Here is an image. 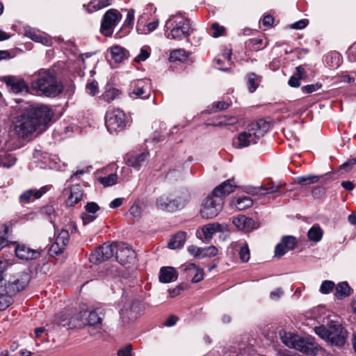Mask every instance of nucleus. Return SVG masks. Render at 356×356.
<instances>
[{
    "label": "nucleus",
    "mask_w": 356,
    "mask_h": 356,
    "mask_svg": "<svg viewBox=\"0 0 356 356\" xmlns=\"http://www.w3.org/2000/svg\"><path fill=\"white\" fill-rule=\"evenodd\" d=\"M31 85L37 94L49 97L58 96L63 90L62 83L50 70L42 69L33 74Z\"/></svg>",
    "instance_id": "1"
},
{
    "label": "nucleus",
    "mask_w": 356,
    "mask_h": 356,
    "mask_svg": "<svg viewBox=\"0 0 356 356\" xmlns=\"http://www.w3.org/2000/svg\"><path fill=\"white\" fill-rule=\"evenodd\" d=\"M30 280L29 274L0 279V311L8 308L13 302V297L24 290Z\"/></svg>",
    "instance_id": "2"
},
{
    "label": "nucleus",
    "mask_w": 356,
    "mask_h": 356,
    "mask_svg": "<svg viewBox=\"0 0 356 356\" xmlns=\"http://www.w3.org/2000/svg\"><path fill=\"white\" fill-rule=\"evenodd\" d=\"M270 124L262 119L252 122L241 133L237 138L236 147H246L252 144H256L264 134L270 129Z\"/></svg>",
    "instance_id": "3"
},
{
    "label": "nucleus",
    "mask_w": 356,
    "mask_h": 356,
    "mask_svg": "<svg viewBox=\"0 0 356 356\" xmlns=\"http://www.w3.org/2000/svg\"><path fill=\"white\" fill-rule=\"evenodd\" d=\"M165 28L170 30L167 38L176 40L188 39L193 31L191 21L180 15H171L165 22Z\"/></svg>",
    "instance_id": "4"
},
{
    "label": "nucleus",
    "mask_w": 356,
    "mask_h": 356,
    "mask_svg": "<svg viewBox=\"0 0 356 356\" xmlns=\"http://www.w3.org/2000/svg\"><path fill=\"white\" fill-rule=\"evenodd\" d=\"M314 331L317 335L332 346H341L346 342V330L341 325L333 321L330 322L328 327H316Z\"/></svg>",
    "instance_id": "5"
},
{
    "label": "nucleus",
    "mask_w": 356,
    "mask_h": 356,
    "mask_svg": "<svg viewBox=\"0 0 356 356\" xmlns=\"http://www.w3.org/2000/svg\"><path fill=\"white\" fill-rule=\"evenodd\" d=\"M127 118L120 108L108 109L105 114V125L110 133L123 131L127 125Z\"/></svg>",
    "instance_id": "6"
},
{
    "label": "nucleus",
    "mask_w": 356,
    "mask_h": 356,
    "mask_svg": "<svg viewBox=\"0 0 356 356\" xmlns=\"http://www.w3.org/2000/svg\"><path fill=\"white\" fill-rule=\"evenodd\" d=\"M223 200L212 193L203 202L200 215L203 218L211 219L217 216L223 207Z\"/></svg>",
    "instance_id": "7"
},
{
    "label": "nucleus",
    "mask_w": 356,
    "mask_h": 356,
    "mask_svg": "<svg viewBox=\"0 0 356 356\" xmlns=\"http://www.w3.org/2000/svg\"><path fill=\"white\" fill-rule=\"evenodd\" d=\"M38 127V121L34 120L26 111L17 118L15 131L20 137H26L35 131Z\"/></svg>",
    "instance_id": "8"
},
{
    "label": "nucleus",
    "mask_w": 356,
    "mask_h": 356,
    "mask_svg": "<svg viewBox=\"0 0 356 356\" xmlns=\"http://www.w3.org/2000/svg\"><path fill=\"white\" fill-rule=\"evenodd\" d=\"M26 111L34 120L38 121V127L47 124L53 116L52 111L42 104H31L26 108Z\"/></svg>",
    "instance_id": "9"
},
{
    "label": "nucleus",
    "mask_w": 356,
    "mask_h": 356,
    "mask_svg": "<svg viewBox=\"0 0 356 356\" xmlns=\"http://www.w3.org/2000/svg\"><path fill=\"white\" fill-rule=\"evenodd\" d=\"M122 19V15L115 9H110L104 15L102 24L101 33L105 36H111L113 29Z\"/></svg>",
    "instance_id": "10"
},
{
    "label": "nucleus",
    "mask_w": 356,
    "mask_h": 356,
    "mask_svg": "<svg viewBox=\"0 0 356 356\" xmlns=\"http://www.w3.org/2000/svg\"><path fill=\"white\" fill-rule=\"evenodd\" d=\"M116 251L115 244L104 243L91 253L90 261L94 264L101 263L111 258Z\"/></svg>",
    "instance_id": "11"
},
{
    "label": "nucleus",
    "mask_w": 356,
    "mask_h": 356,
    "mask_svg": "<svg viewBox=\"0 0 356 356\" xmlns=\"http://www.w3.org/2000/svg\"><path fill=\"white\" fill-rule=\"evenodd\" d=\"M294 346V349L310 355H317L320 348L313 338L302 337L299 335Z\"/></svg>",
    "instance_id": "12"
},
{
    "label": "nucleus",
    "mask_w": 356,
    "mask_h": 356,
    "mask_svg": "<svg viewBox=\"0 0 356 356\" xmlns=\"http://www.w3.org/2000/svg\"><path fill=\"white\" fill-rule=\"evenodd\" d=\"M115 254L118 261L127 268L136 263V253L128 246L122 245L116 248Z\"/></svg>",
    "instance_id": "13"
},
{
    "label": "nucleus",
    "mask_w": 356,
    "mask_h": 356,
    "mask_svg": "<svg viewBox=\"0 0 356 356\" xmlns=\"http://www.w3.org/2000/svg\"><path fill=\"white\" fill-rule=\"evenodd\" d=\"M69 238L68 231L63 229L57 236L55 243L51 246L50 254L51 255L61 254L68 244Z\"/></svg>",
    "instance_id": "14"
},
{
    "label": "nucleus",
    "mask_w": 356,
    "mask_h": 356,
    "mask_svg": "<svg viewBox=\"0 0 356 356\" xmlns=\"http://www.w3.org/2000/svg\"><path fill=\"white\" fill-rule=\"evenodd\" d=\"M296 238L292 236H283L282 241L275 249V256L282 257L288 251L293 250L296 246Z\"/></svg>",
    "instance_id": "15"
},
{
    "label": "nucleus",
    "mask_w": 356,
    "mask_h": 356,
    "mask_svg": "<svg viewBox=\"0 0 356 356\" xmlns=\"http://www.w3.org/2000/svg\"><path fill=\"white\" fill-rule=\"evenodd\" d=\"M151 81L149 79L137 80L134 83L132 94L141 97L147 98L150 94Z\"/></svg>",
    "instance_id": "16"
},
{
    "label": "nucleus",
    "mask_w": 356,
    "mask_h": 356,
    "mask_svg": "<svg viewBox=\"0 0 356 356\" xmlns=\"http://www.w3.org/2000/svg\"><path fill=\"white\" fill-rule=\"evenodd\" d=\"M232 222L238 230L245 232H250L256 228L254 221L252 218H248L243 215L234 217Z\"/></svg>",
    "instance_id": "17"
},
{
    "label": "nucleus",
    "mask_w": 356,
    "mask_h": 356,
    "mask_svg": "<svg viewBox=\"0 0 356 356\" xmlns=\"http://www.w3.org/2000/svg\"><path fill=\"white\" fill-rule=\"evenodd\" d=\"M156 207L161 210L174 211L178 209V202L168 195H162L156 200Z\"/></svg>",
    "instance_id": "18"
},
{
    "label": "nucleus",
    "mask_w": 356,
    "mask_h": 356,
    "mask_svg": "<svg viewBox=\"0 0 356 356\" xmlns=\"http://www.w3.org/2000/svg\"><path fill=\"white\" fill-rule=\"evenodd\" d=\"M184 271L186 274L188 278H191L193 283H197L200 282L204 278V270L196 266L194 264L191 263L186 266H184Z\"/></svg>",
    "instance_id": "19"
},
{
    "label": "nucleus",
    "mask_w": 356,
    "mask_h": 356,
    "mask_svg": "<svg viewBox=\"0 0 356 356\" xmlns=\"http://www.w3.org/2000/svg\"><path fill=\"white\" fill-rule=\"evenodd\" d=\"M49 191V187L45 186L41 187L40 189H29L24 191L20 195L19 199L21 203H29L33 199H38L43 194L46 193Z\"/></svg>",
    "instance_id": "20"
},
{
    "label": "nucleus",
    "mask_w": 356,
    "mask_h": 356,
    "mask_svg": "<svg viewBox=\"0 0 356 356\" xmlns=\"http://www.w3.org/2000/svg\"><path fill=\"white\" fill-rule=\"evenodd\" d=\"M149 156L148 152H142L140 154H128L126 156V161L128 165L139 170L144 164Z\"/></svg>",
    "instance_id": "21"
},
{
    "label": "nucleus",
    "mask_w": 356,
    "mask_h": 356,
    "mask_svg": "<svg viewBox=\"0 0 356 356\" xmlns=\"http://www.w3.org/2000/svg\"><path fill=\"white\" fill-rule=\"evenodd\" d=\"M141 311V305L139 302H134L129 307V309H124L121 310L120 315L122 321L124 323H128L130 320L136 318L137 314Z\"/></svg>",
    "instance_id": "22"
},
{
    "label": "nucleus",
    "mask_w": 356,
    "mask_h": 356,
    "mask_svg": "<svg viewBox=\"0 0 356 356\" xmlns=\"http://www.w3.org/2000/svg\"><path fill=\"white\" fill-rule=\"evenodd\" d=\"M236 187V185L235 184L234 181L233 179H228L216 187L213 191V193L216 196L220 197L223 199V197L232 193Z\"/></svg>",
    "instance_id": "23"
},
{
    "label": "nucleus",
    "mask_w": 356,
    "mask_h": 356,
    "mask_svg": "<svg viewBox=\"0 0 356 356\" xmlns=\"http://www.w3.org/2000/svg\"><path fill=\"white\" fill-rule=\"evenodd\" d=\"M178 273L176 269L170 266L162 267L159 272V281L162 283H170L176 281Z\"/></svg>",
    "instance_id": "24"
},
{
    "label": "nucleus",
    "mask_w": 356,
    "mask_h": 356,
    "mask_svg": "<svg viewBox=\"0 0 356 356\" xmlns=\"http://www.w3.org/2000/svg\"><path fill=\"white\" fill-rule=\"evenodd\" d=\"M104 316V314L100 309H96L91 312H87V315L86 317V325L102 326Z\"/></svg>",
    "instance_id": "25"
},
{
    "label": "nucleus",
    "mask_w": 356,
    "mask_h": 356,
    "mask_svg": "<svg viewBox=\"0 0 356 356\" xmlns=\"http://www.w3.org/2000/svg\"><path fill=\"white\" fill-rule=\"evenodd\" d=\"M15 254L19 259L24 260L36 259L40 254L38 252L25 245H18L15 248Z\"/></svg>",
    "instance_id": "26"
},
{
    "label": "nucleus",
    "mask_w": 356,
    "mask_h": 356,
    "mask_svg": "<svg viewBox=\"0 0 356 356\" xmlns=\"http://www.w3.org/2000/svg\"><path fill=\"white\" fill-rule=\"evenodd\" d=\"M109 51L111 58L116 63H120L127 58V51L121 46H113L109 49Z\"/></svg>",
    "instance_id": "27"
},
{
    "label": "nucleus",
    "mask_w": 356,
    "mask_h": 356,
    "mask_svg": "<svg viewBox=\"0 0 356 356\" xmlns=\"http://www.w3.org/2000/svg\"><path fill=\"white\" fill-rule=\"evenodd\" d=\"M122 92L115 88L106 86L100 98L106 102L110 104L115 99L120 98Z\"/></svg>",
    "instance_id": "28"
},
{
    "label": "nucleus",
    "mask_w": 356,
    "mask_h": 356,
    "mask_svg": "<svg viewBox=\"0 0 356 356\" xmlns=\"http://www.w3.org/2000/svg\"><path fill=\"white\" fill-rule=\"evenodd\" d=\"M86 315L87 311H83L71 317L68 321V327L70 328H81L86 326Z\"/></svg>",
    "instance_id": "29"
},
{
    "label": "nucleus",
    "mask_w": 356,
    "mask_h": 356,
    "mask_svg": "<svg viewBox=\"0 0 356 356\" xmlns=\"http://www.w3.org/2000/svg\"><path fill=\"white\" fill-rule=\"evenodd\" d=\"M83 193L79 185H74L71 188L70 195L67 200V204L73 207L83 197Z\"/></svg>",
    "instance_id": "30"
},
{
    "label": "nucleus",
    "mask_w": 356,
    "mask_h": 356,
    "mask_svg": "<svg viewBox=\"0 0 356 356\" xmlns=\"http://www.w3.org/2000/svg\"><path fill=\"white\" fill-rule=\"evenodd\" d=\"M220 231L222 226L219 223H209L202 227V233L207 241L211 240L216 232Z\"/></svg>",
    "instance_id": "31"
},
{
    "label": "nucleus",
    "mask_w": 356,
    "mask_h": 356,
    "mask_svg": "<svg viewBox=\"0 0 356 356\" xmlns=\"http://www.w3.org/2000/svg\"><path fill=\"white\" fill-rule=\"evenodd\" d=\"M186 238V234L184 232H179L175 234L168 243V248L172 250L182 247Z\"/></svg>",
    "instance_id": "32"
},
{
    "label": "nucleus",
    "mask_w": 356,
    "mask_h": 356,
    "mask_svg": "<svg viewBox=\"0 0 356 356\" xmlns=\"http://www.w3.org/2000/svg\"><path fill=\"white\" fill-rule=\"evenodd\" d=\"M280 339L284 344H285L286 346H288L290 348H294V347H295L294 345L296 344V341L298 337V334L292 333V332L280 331Z\"/></svg>",
    "instance_id": "33"
},
{
    "label": "nucleus",
    "mask_w": 356,
    "mask_h": 356,
    "mask_svg": "<svg viewBox=\"0 0 356 356\" xmlns=\"http://www.w3.org/2000/svg\"><path fill=\"white\" fill-rule=\"evenodd\" d=\"M188 55L183 49H175L170 52L169 60L170 62L184 61Z\"/></svg>",
    "instance_id": "34"
},
{
    "label": "nucleus",
    "mask_w": 356,
    "mask_h": 356,
    "mask_svg": "<svg viewBox=\"0 0 356 356\" xmlns=\"http://www.w3.org/2000/svg\"><path fill=\"white\" fill-rule=\"evenodd\" d=\"M253 204L252 200L247 196L238 197L234 203L238 210H244L250 207Z\"/></svg>",
    "instance_id": "35"
},
{
    "label": "nucleus",
    "mask_w": 356,
    "mask_h": 356,
    "mask_svg": "<svg viewBox=\"0 0 356 356\" xmlns=\"http://www.w3.org/2000/svg\"><path fill=\"white\" fill-rule=\"evenodd\" d=\"M233 245L235 248L238 246L240 247L239 258L243 262H248L250 259V250L248 244L246 243H243V244L236 243L233 244Z\"/></svg>",
    "instance_id": "36"
},
{
    "label": "nucleus",
    "mask_w": 356,
    "mask_h": 356,
    "mask_svg": "<svg viewBox=\"0 0 356 356\" xmlns=\"http://www.w3.org/2000/svg\"><path fill=\"white\" fill-rule=\"evenodd\" d=\"M350 288L347 282H341L336 287L335 296L337 298H342L350 295Z\"/></svg>",
    "instance_id": "37"
},
{
    "label": "nucleus",
    "mask_w": 356,
    "mask_h": 356,
    "mask_svg": "<svg viewBox=\"0 0 356 356\" xmlns=\"http://www.w3.org/2000/svg\"><path fill=\"white\" fill-rule=\"evenodd\" d=\"M323 230L319 226H313L308 231L307 236L310 241L318 242L322 238Z\"/></svg>",
    "instance_id": "38"
},
{
    "label": "nucleus",
    "mask_w": 356,
    "mask_h": 356,
    "mask_svg": "<svg viewBox=\"0 0 356 356\" xmlns=\"http://www.w3.org/2000/svg\"><path fill=\"white\" fill-rule=\"evenodd\" d=\"M11 86V89L14 92H21L27 91V86L25 81L22 79L20 80H10L8 82Z\"/></svg>",
    "instance_id": "39"
},
{
    "label": "nucleus",
    "mask_w": 356,
    "mask_h": 356,
    "mask_svg": "<svg viewBox=\"0 0 356 356\" xmlns=\"http://www.w3.org/2000/svg\"><path fill=\"white\" fill-rule=\"evenodd\" d=\"M111 3V0H92L88 6L90 8H92V9L89 8V12L102 9L109 6Z\"/></svg>",
    "instance_id": "40"
},
{
    "label": "nucleus",
    "mask_w": 356,
    "mask_h": 356,
    "mask_svg": "<svg viewBox=\"0 0 356 356\" xmlns=\"http://www.w3.org/2000/svg\"><path fill=\"white\" fill-rule=\"evenodd\" d=\"M16 161V158L11 154H3L0 155V164L6 168H10Z\"/></svg>",
    "instance_id": "41"
},
{
    "label": "nucleus",
    "mask_w": 356,
    "mask_h": 356,
    "mask_svg": "<svg viewBox=\"0 0 356 356\" xmlns=\"http://www.w3.org/2000/svg\"><path fill=\"white\" fill-rule=\"evenodd\" d=\"M319 177L316 175L302 176L296 178V182L305 185L317 183Z\"/></svg>",
    "instance_id": "42"
},
{
    "label": "nucleus",
    "mask_w": 356,
    "mask_h": 356,
    "mask_svg": "<svg viewBox=\"0 0 356 356\" xmlns=\"http://www.w3.org/2000/svg\"><path fill=\"white\" fill-rule=\"evenodd\" d=\"M98 181L106 187L111 186L117 183L118 175L116 174H110L106 177L98 178Z\"/></svg>",
    "instance_id": "43"
},
{
    "label": "nucleus",
    "mask_w": 356,
    "mask_h": 356,
    "mask_svg": "<svg viewBox=\"0 0 356 356\" xmlns=\"http://www.w3.org/2000/svg\"><path fill=\"white\" fill-rule=\"evenodd\" d=\"M190 199L191 193L188 191L184 190L181 191L179 195L175 198V200L178 202V209L184 207L189 202Z\"/></svg>",
    "instance_id": "44"
},
{
    "label": "nucleus",
    "mask_w": 356,
    "mask_h": 356,
    "mask_svg": "<svg viewBox=\"0 0 356 356\" xmlns=\"http://www.w3.org/2000/svg\"><path fill=\"white\" fill-rule=\"evenodd\" d=\"M281 187V185H270L268 186H261V188H257L259 191L257 192V193H259L261 195L274 193L277 192Z\"/></svg>",
    "instance_id": "45"
},
{
    "label": "nucleus",
    "mask_w": 356,
    "mask_h": 356,
    "mask_svg": "<svg viewBox=\"0 0 356 356\" xmlns=\"http://www.w3.org/2000/svg\"><path fill=\"white\" fill-rule=\"evenodd\" d=\"M334 282L330 280H325L320 286V292L323 294L330 293L334 288Z\"/></svg>",
    "instance_id": "46"
},
{
    "label": "nucleus",
    "mask_w": 356,
    "mask_h": 356,
    "mask_svg": "<svg viewBox=\"0 0 356 356\" xmlns=\"http://www.w3.org/2000/svg\"><path fill=\"white\" fill-rule=\"evenodd\" d=\"M8 227L6 225L0 226V250L5 247L8 243L6 236L8 234Z\"/></svg>",
    "instance_id": "47"
},
{
    "label": "nucleus",
    "mask_w": 356,
    "mask_h": 356,
    "mask_svg": "<svg viewBox=\"0 0 356 356\" xmlns=\"http://www.w3.org/2000/svg\"><path fill=\"white\" fill-rule=\"evenodd\" d=\"M150 55L149 47H143L140 49V54L135 57L134 61L136 63H140L141 61H144L149 58Z\"/></svg>",
    "instance_id": "48"
},
{
    "label": "nucleus",
    "mask_w": 356,
    "mask_h": 356,
    "mask_svg": "<svg viewBox=\"0 0 356 356\" xmlns=\"http://www.w3.org/2000/svg\"><path fill=\"white\" fill-rule=\"evenodd\" d=\"M238 122V118L234 115H225L221 118L220 121L218 122V126H224V125H232L236 124Z\"/></svg>",
    "instance_id": "49"
},
{
    "label": "nucleus",
    "mask_w": 356,
    "mask_h": 356,
    "mask_svg": "<svg viewBox=\"0 0 356 356\" xmlns=\"http://www.w3.org/2000/svg\"><path fill=\"white\" fill-rule=\"evenodd\" d=\"M248 85L250 92H253L258 87V83L257 82V76L254 73L248 74Z\"/></svg>",
    "instance_id": "50"
},
{
    "label": "nucleus",
    "mask_w": 356,
    "mask_h": 356,
    "mask_svg": "<svg viewBox=\"0 0 356 356\" xmlns=\"http://www.w3.org/2000/svg\"><path fill=\"white\" fill-rule=\"evenodd\" d=\"M87 92L90 95H95L98 93L99 87L98 83L96 81H92L86 84Z\"/></svg>",
    "instance_id": "51"
},
{
    "label": "nucleus",
    "mask_w": 356,
    "mask_h": 356,
    "mask_svg": "<svg viewBox=\"0 0 356 356\" xmlns=\"http://www.w3.org/2000/svg\"><path fill=\"white\" fill-rule=\"evenodd\" d=\"M129 213L131 218L134 220H137L140 217L141 210L138 205L134 204L129 209Z\"/></svg>",
    "instance_id": "52"
},
{
    "label": "nucleus",
    "mask_w": 356,
    "mask_h": 356,
    "mask_svg": "<svg viewBox=\"0 0 356 356\" xmlns=\"http://www.w3.org/2000/svg\"><path fill=\"white\" fill-rule=\"evenodd\" d=\"M218 253V250L215 246H209L207 248H203V252H202V258L204 257H214L217 255Z\"/></svg>",
    "instance_id": "53"
},
{
    "label": "nucleus",
    "mask_w": 356,
    "mask_h": 356,
    "mask_svg": "<svg viewBox=\"0 0 356 356\" xmlns=\"http://www.w3.org/2000/svg\"><path fill=\"white\" fill-rule=\"evenodd\" d=\"M188 252L191 255L195 257L202 258L203 248H198L195 245H190L188 247Z\"/></svg>",
    "instance_id": "54"
},
{
    "label": "nucleus",
    "mask_w": 356,
    "mask_h": 356,
    "mask_svg": "<svg viewBox=\"0 0 356 356\" xmlns=\"http://www.w3.org/2000/svg\"><path fill=\"white\" fill-rule=\"evenodd\" d=\"M211 29L213 31V32L211 33V35L213 38H218L224 34L225 28L220 26L218 23H213L211 26Z\"/></svg>",
    "instance_id": "55"
},
{
    "label": "nucleus",
    "mask_w": 356,
    "mask_h": 356,
    "mask_svg": "<svg viewBox=\"0 0 356 356\" xmlns=\"http://www.w3.org/2000/svg\"><path fill=\"white\" fill-rule=\"evenodd\" d=\"M89 334L94 337H100L103 333L102 326H89Z\"/></svg>",
    "instance_id": "56"
},
{
    "label": "nucleus",
    "mask_w": 356,
    "mask_h": 356,
    "mask_svg": "<svg viewBox=\"0 0 356 356\" xmlns=\"http://www.w3.org/2000/svg\"><path fill=\"white\" fill-rule=\"evenodd\" d=\"M33 41H35L36 42H40L42 44H44L46 46H49L51 44L50 40L47 38V37H44L41 35L35 34V37L33 39Z\"/></svg>",
    "instance_id": "57"
},
{
    "label": "nucleus",
    "mask_w": 356,
    "mask_h": 356,
    "mask_svg": "<svg viewBox=\"0 0 356 356\" xmlns=\"http://www.w3.org/2000/svg\"><path fill=\"white\" fill-rule=\"evenodd\" d=\"M309 22L307 19H301L298 21L296 23H293L289 26L291 29H302L306 27L308 24Z\"/></svg>",
    "instance_id": "58"
},
{
    "label": "nucleus",
    "mask_w": 356,
    "mask_h": 356,
    "mask_svg": "<svg viewBox=\"0 0 356 356\" xmlns=\"http://www.w3.org/2000/svg\"><path fill=\"white\" fill-rule=\"evenodd\" d=\"M87 213L95 214L98 210L99 207L95 202H88L86 206Z\"/></svg>",
    "instance_id": "59"
},
{
    "label": "nucleus",
    "mask_w": 356,
    "mask_h": 356,
    "mask_svg": "<svg viewBox=\"0 0 356 356\" xmlns=\"http://www.w3.org/2000/svg\"><path fill=\"white\" fill-rule=\"evenodd\" d=\"M321 87V85L316 83V84H311V85H307V86H303L302 88V90L303 92H306V93H312L314 91H316L318 89H319Z\"/></svg>",
    "instance_id": "60"
},
{
    "label": "nucleus",
    "mask_w": 356,
    "mask_h": 356,
    "mask_svg": "<svg viewBox=\"0 0 356 356\" xmlns=\"http://www.w3.org/2000/svg\"><path fill=\"white\" fill-rule=\"evenodd\" d=\"M81 218L83 225H86L95 220L97 218V216L92 213H86L82 214Z\"/></svg>",
    "instance_id": "61"
},
{
    "label": "nucleus",
    "mask_w": 356,
    "mask_h": 356,
    "mask_svg": "<svg viewBox=\"0 0 356 356\" xmlns=\"http://www.w3.org/2000/svg\"><path fill=\"white\" fill-rule=\"evenodd\" d=\"M118 356H132L131 346H127L124 348L119 350Z\"/></svg>",
    "instance_id": "62"
},
{
    "label": "nucleus",
    "mask_w": 356,
    "mask_h": 356,
    "mask_svg": "<svg viewBox=\"0 0 356 356\" xmlns=\"http://www.w3.org/2000/svg\"><path fill=\"white\" fill-rule=\"evenodd\" d=\"M229 104L226 102H218L215 104V111H222L228 108Z\"/></svg>",
    "instance_id": "63"
},
{
    "label": "nucleus",
    "mask_w": 356,
    "mask_h": 356,
    "mask_svg": "<svg viewBox=\"0 0 356 356\" xmlns=\"http://www.w3.org/2000/svg\"><path fill=\"white\" fill-rule=\"evenodd\" d=\"M300 79L293 75L289 79V85L291 87L298 88L300 86Z\"/></svg>",
    "instance_id": "64"
}]
</instances>
